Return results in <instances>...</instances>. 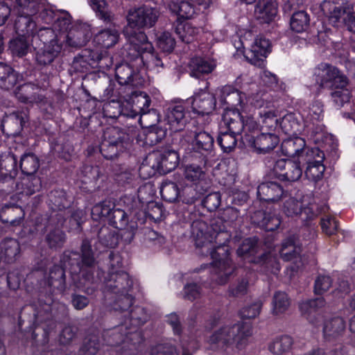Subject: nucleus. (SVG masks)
Segmentation results:
<instances>
[{
  "mask_svg": "<svg viewBox=\"0 0 355 355\" xmlns=\"http://www.w3.org/2000/svg\"><path fill=\"white\" fill-rule=\"evenodd\" d=\"M29 46V37L19 36L10 41V49L13 54L21 57L28 52Z\"/></svg>",
  "mask_w": 355,
  "mask_h": 355,
  "instance_id": "nucleus-64",
  "label": "nucleus"
},
{
  "mask_svg": "<svg viewBox=\"0 0 355 355\" xmlns=\"http://www.w3.org/2000/svg\"><path fill=\"white\" fill-rule=\"evenodd\" d=\"M268 132H261L257 137L248 135L241 137L243 144H247L254 149L259 154H266L273 150L279 142V137L270 130Z\"/></svg>",
  "mask_w": 355,
  "mask_h": 355,
  "instance_id": "nucleus-14",
  "label": "nucleus"
},
{
  "mask_svg": "<svg viewBox=\"0 0 355 355\" xmlns=\"http://www.w3.org/2000/svg\"><path fill=\"white\" fill-rule=\"evenodd\" d=\"M252 220L266 231H275L281 224L280 217L274 212L257 211L252 216Z\"/></svg>",
  "mask_w": 355,
  "mask_h": 355,
  "instance_id": "nucleus-31",
  "label": "nucleus"
},
{
  "mask_svg": "<svg viewBox=\"0 0 355 355\" xmlns=\"http://www.w3.org/2000/svg\"><path fill=\"white\" fill-rule=\"evenodd\" d=\"M291 299L285 292L277 291L274 293L271 302V313L275 316L284 315L289 309Z\"/></svg>",
  "mask_w": 355,
  "mask_h": 355,
  "instance_id": "nucleus-47",
  "label": "nucleus"
},
{
  "mask_svg": "<svg viewBox=\"0 0 355 355\" xmlns=\"http://www.w3.org/2000/svg\"><path fill=\"white\" fill-rule=\"evenodd\" d=\"M345 329V322L342 318L335 317L327 320L323 325V335L331 340L340 336Z\"/></svg>",
  "mask_w": 355,
  "mask_h": 355,
  "instance_id": "nucleus-46",
  "label": "nucleus"
},
{
  "mask_svg": "<svg viewBox=\"0 0 355 355\" xmlns=\"http://www.w3.org/2000/svg\"><path fill=\"white\" fill-rule=\"evenodd\" d=\"M314 76L318 84L322 87L347 86L348 79L337 67L332 64L322 62L314 70Z\"/></svg>",
  "mask_w": 355,
  "mask_h": 355,
  "instance_id": "nucleus-10",
  "label": "nucleus"
},
{
  "mask_svg": "<svg viewBox=\"0 0 355 355\" xmlns=\"http://www.w3.org/2000/svg\"><path fill=\"white\" fill-rule=\"evenodd\" d=\"M159 16V11L148 6L130 8L128 11L126 19L128 24L124 29L137 31L134 28H150L155 26Z\"/></svg>",
  "mask_w": 355,
  "mask_h": 355,
  "instance_id": "nucleus-9",
  "label": "nucleus"
},
{
  "mask_svg": "<svg viewBox=\"0 0 355 355\" xmlns=\"http://www.w3.org/2000/svg\"><path fill=\"white\" fill-rule=\"evenodd\" d=\"M184 178L189 182L197 184L202 183L205 178V172L203 168L196 164L187 165L184 170Z\"/></svg>",
  "mask_w": 355,
  "mask_h": 355,
  "instance_id": "nucleus-56",
  "label": "nucleus"
},
{
  "mask_svg": "<svg viewBox=\"0 0 355 355\" xmlns=\"http://www.w3.org/2000/svg\"><path fill=\"white\" fill-rule=\"evenodd\" d=\"M214 139L211 134L206 131L195 132L191 146L193 151L206 155L210 153L214 147Z\"/></svg>",
  "mask_w": 355,
  "mask_h": 355,
  "instance_id": "nucleus-38",
  "label": "nucleus"
},
{
  "mask_svg": "<svg viewBox=\"0 0 355 355\" xmlns=\"http://www.w3.org/2000/svg\"><path fill=\"white\" fill-rule=\"evenodd\" d=\"M24 217V210L19 206L6 205L0 211L1 220L12 226L19 225Z\"/></svg>",
  "mask_w": 355,
  "mask_h": 355,
  "instance_id": "nucleus-42",
  "label": "nucleus"
},
{
  "mask_svg": "<svg viewBox=\"0 0 355 355\" xmlns=\"http://www.w3.org/2000/svg\"><path fill=\"white\" fill-rule=\"evenodd\" d=\"M27 120L28 116L24 112H14L6 114L1 121L2 131L12 135H19Z\"/></svg>",
  "mask_w": 355,
  "mask_h": 355,
  "instance_id": "nucleus-23",
  "label": "nucleus"
},
{
  "mask_svg": "<svg viewBox=\"0 0 355 355\" xmlns=\"http://www.w3.org/2000/svg\"><path fill=\"white\" fill-rule=\"evenodd\" d=\"M123 34L127 40L123 46L124 58L129 61L138 60L139 63H142L143 55L153 49L146 35L143 31H129L128 29H124Z\"/></svg>",
  "mask_w": 355,
  "mask_h": 355,
  "instance_id": "nucleus-7",
  "label": "nucleus"
},
{
  "mask_svg": "<svg viewBox=\"0 0 355 355\" xmlns=\"http://www.w3.org/2000/svg\"><path fill=\"white\" fill-rule=\"evenodd\" d=\"M198 185L189 186L185 187L182 193H180V199L186 204L191 205L194 203L198 199H199L205 191L204 189L200 190L197 189Z\"/></svg>",
  "mask_w": 355,
  "mask_h": 355,
  "instance_id": "nucleus-62",
  "label": "nucleus"
},
{
  "mask_svg": "<svg viewBox=\"0 0 355 355\" xmlns=\"http://www.w3.org/2000/svg\"><path fill=\"white\" fill-rule=\"evenodd\" d=\"M157 162V165L153 167L164 173H169L175 168L178 164V155L174 150H167L163 153H153L150 155Z\"/></svg>",
  "mask_w": 355,
  "mask_h": 355,
  "instance_id": "nucleus-25",
  "label": "nucleus"
},
{
  "mask_svg": "<svg viewBox=\"0 0 355 355\" xmlns=\"http://www.w3.org/2000/svg\"><path fill=\"white\" fill-rule=\"evenodd\" d=\"M252 334V327L250 323L225 325L215 331L210 336L209 342L211 345H216L217 347L229 348L235 345L236 348L241 349Z\"/></svg>",
  "mask_w": 355,
  "mask_h": 355,
  "instance_id": "nucleus-6",
  "label": "nucleus"
},
{
  "mask_svg": "<svg viewBox=\"0 0 355 355\" xmlns=\"http://www.w3.org/2000/svg\"><path fill=\"white\" fill-rule=\"evenodd\" d=\"M254 12L257 19L261 23H270L277 14V3L274 0H260Z\"/></svg>",
  "mask_w": 355,
  "mask_h": 355,
  "instance_id": "nucleus-33",
  "label": "nucleus"
},
{
  "mask_svg": "<svg viewBox=\"0 0 355 355\" xmlns=\"http://www.w3.org/2000/svg\"><path fill=\"white\" fill-rule=\"evenodd\" d=\"M81 254L76 252H65L63 255V262L72 276L78 275L90 282L93 279L94 268L96 261L92 249L91 241L86 239L83 241Z\"/></svg>",
  "mask_w": 355,
  "mask_h": 355,
  "instance_id": "nucleus-4",
  "label": "nucleus"
},
{
  "mask_svg": "<svg viewBox=\"0 0 355 355\" xmlns=\"http://www.w3.org/2000/svg\"><path fill=\"white\" fill-rule=\"evenodd\" d=\"M216 103L214 94L201 90L192 97L191 107L193 112L198 114H209L215 109Z\"/></svg>",
  "mask_w": 355,
  "mask_h": 355,
  "instance_id": "nucleus-19",
  "label": "nucleus"
},
{
  "mask_svg": "<svg viewBox=\"0 0 355 355\" xmlns=\"http://www.w3.org/2000/svg\"><path fill=\"white\" fill-rule=\"evenodd\" d=\"M31 37L32 42L38 40H40L44 45L51 44V43H61L62 44L60 36H58L53 29L52 26L51 27L40 28L37 31H35Z\"/></svg>",
  "mask_w": 355,
  "mask_h": 355,
  "instance_id": "nucleus-52",
  "label": "nucleus"
},
{
  "mask_svg": "<svg viewBox=\"0 0 355 355\" xmlns=\"http://www.w3.org/2000/svg\"><path fill=\"white\" fill-rule=\"evenodd\" d=\"M115 76L121 85L137 87L143 83L139 74L135 73L132 67L126 62L121 63L116 67Z\"/></svg>",
  "mask_w": 355,
  "mask_h": 355,
  "instance_id": "nucleus-29",
  "label": "nucleus"
},
{
  "mask_svg": "<svg viewBox=\"0 0 355 355\" xmlns=\"http://www.w3.org/2000/svg\"><path fill=\"white\" fill-rule=\"evenodd\" d=\"M83 57L93 67H97L102 70L108 69L112 64V60L106 53L97 50L85 49Z\"/></svg>",
  "mask_w": 355,
  "mask_h": 355,
  "instance_id": "nucleus-36",
  "label": "nucleus"
},
{
  "mask_svg": "<svg viewBox=\"0 0 355 355\" xmlns=\"http://www.w3.org/2000/svg\"><path fill=\"white\" fill-rule=\"evenodd\" d=\"M133 280L125 271L108 272L105 278L103 292L113 295L112 307L125 312L133 303Z\"/></svg>",
  "mask_w": 355,
  "mask_h": 355,
  "instance_id": "nucleus-2",
  "label": "nucleus"
},
{
  "mask_svg": "<svg viewBox=\"0 0 355 355\" xmlns=\"http://www.w3.org/2000/svg\"><path fill=\"white\" fill-rule=\"evenodd\" d=\"M320 7L323 13L328 17L329 23L334 26H338L343 22L345 9L339 0H324Z\"/></svg>",
  "mask_w": 355,
  "mask_h": 355,
  "instance_id": "nucleus-28",
  "label": "nucleus"
},
{
  "mask_svg": "<svg viewBox=\"0 0 355 355\" xmlns=\"http://www.w3.org/2000/svg\"><path fill=\"white\" fill-rule=\"evenodd\" d=\"M40 91V87L37 85L28 83L18 86L14 91V94L22 103H38L44 101V96L39 93Z\"/></svg>",
  "mask_w": 355,
  "mask_h": 355,
  "instance_id": "nucleus-21",
  "label": "nucleus"
},
{
  "mask_svg": "<svg viewBox=\"0 0 355 355\" xmlns=\"http://www.w3.org/2000/svg\"><path fill=\"white\" fill-rule=\"evenodd\" d=\"M309 20V16L305 11L295 12L291 19V28L297 33H302L308 28Z\"/></svg>",
  "mask_w": 355,
  "mask_h": 355,
  "instance_id": "nucleus-58",
  "label": "nucleus"
},
{
  "mask_svg": "<svg viewBox=\"0 0 355 355\" xmlns=\"http://www.w3.org/2000/svg\"><path fill=\"white\" fill-rule=\"evenodd\" d=\"M66 240L65 234L60 229L50 230L46 235L45 241L50 248L58 249L63 246Z\"/></svg>",
  "mask_w": 355,
  "mask_h": 355,
  "instance_id": "nucleus-61",
  "label": "nucleus"
},
{
  "mask_svg": "<svg viewBox=\"0 0 355 355\" xmlns=\"http://www.w3.org/2000/svg\"><path fill=\"white\" fill-rule=\"evenodd\" d=\"M114 207V204L111 200H104L97 203L92 209V217L94 220H98L105 217L109 218Z\"/></svg>",
  "mask_w": 355,
  "mask_h": 355,
  "instance_id": "nucleus-60",
  "label": "nucleus"
},
{
  "mask_svg": "<svg viewBox=\"0 0 355 355\" xmlns=\"http://www.w3.org/2000/svg\"><path fill=\"white\" fill-rule=\"evenodd\" d=\"M151 101L148 95L145 92H135L128 100L117 103L119 107V114L129 118L142 114L149 110Z\"/></svg>",
  "mask_w": 355,
  "mask_h": 355,
  "instance_id": "nucleus-12",
  "label": "nucleus"
},
{
  "mask_svg": "<svg viewBox=\"0 0 355 355\" xmlns=\"http://www.w3.org/2000/svg\"><path fill=\"white\" fill-rule=\"evenodd\" d=\"M159 121V114L155 109H149L139 114V123L143 128H151Z\"/></svg>",
  "mask_w": 355,
  "mask_h": 355,
  "instance_id": "nucleus-63",
  "label": "nucleus"
},
{
  "mask_svg": "<svg viewBox=\"0 0 355 355\" xmlns=\"http://www.w3.org/2000/svg\"><path fill=\"white\" fill-rule=\"evenodd\" d=\"M89 37L87 29L81 24H75L63 37L62 41V43L66 42L69 46L79 48L86 44Z\"/></svg>",
  "mask_w": 355,
  "mask_h": 355,
  "instance_id": "nucleus-26",
  "label": "nucleus"
},
{
  "mask_svg": "<svg viewBox=\"0 0 355 355\" xmlns=\"http://www.w3.org/2000/svg\"><path fill=\"white\" fill-rule=\"evenodd\" d=\"M251 103L257 110L259 117L257 122L251 115H243V135H252L255 131L259 130V127L266 128L272 131L278 127L277 110L274 103L269 96H259L258 94L253 97Z\"/></svg>",
  "mask_w": 355,
  "mask_h": 355,
  "instance_id": "nucleus-3",
  "label": "nucleus"
},
{
  "mask_svg": "<svg viewBox=\"0 0 355 355\" xmlns=\"http://www.w3.org/2000/svg\"><path fill=\"white\" fill-rule=\"evenodd\" d=\"M286 195L282 185L275 182H262L257 187V196L262 201L275 202Z\"/></svg>",
  "mask_w": 355,
  "mask_h": 355,
  "instance_id": "nucleus-20",
  "label": "nucleus"
},
{
  "mask_svg": "<svg viewBox=\"0 0 355 355\" xmlns=\"http://www.w3.org/2000/svg\"><path fill=\"white\" fill-rule=\"evenodd\" d=\"M217 143L224 153L231 152L237 143L236 135L232 134L223 128H219Z\"/></svg>",
  "mask_w": 355,
  "mask_h": 355,
  "instance_id": "nucleus-55",
  "label": "nucleus"
},
{
  "mask_svg": "<svg viewBox=\"0 0 355 355\" xmlns=\"http://www.w3.org/2000/svg\"><path fill=\"white\" fill-rule=\"evenodd\" d=\"M17 18L15 20V28L19 36L31 37L35 31V23L32 19L33 15L17 13Z\"/></svg>",
  "mask_w": 355,
  "mask_h": 355,
  "instance_id": "nucleus-43",
  "label": "nucleus"
},
{
  "mask_svg": "<svg viewBox=\"0 0 355 355\" xmlns=\"http://www.w3.org/2000/svg\"><path fill=\"white\" fill-rule=\"evenodd\" d=\"M188 118V112L182 103L171 104L165 110L164 121L168 125L169 129L173 132L182 130Z\"/></svg>",
  "mask_w": 355,
  "mask_h": 355,
  "instance_id": "nucleus-17",
  "label": "nucleus"
},
{
  "mask_svg": "<svg viewBox=\"0 0 355 355\" xmlns=\"http://www.w3.org/2000/svg\"><path fill=\"white\" fill-rule=\"evenodd\" d=\"M88 3L99 19L105 24L113 23L114 15L111 12L105 0H88Z\"/></svg>",
  "mask_w": 355,
  "mask_h": 355,
  "instance_id": "nucleus-48",
  "label": "nucleus"
},
{
  "mask_svg": "<svg viewBox=\"0 0 355 355\" xmlns=\"http://www.w3.org/2000/svg\"><path fill=\"white\" fill-rule=\"evenodd\" d=\"M137 135V128L131 125L126 129L109 127L103 132V139L100 145L103 156L107 159L116 157L120 152L128 148Z\"/></svg>",
  "mask_w": 355,
  "mask_h": 355,
  "instance_id": "nucleus-5",
  "label": "nucleus"
},
{
  "mask_svg": "<svg viewBox=\"0 0 355 355\" xmlns=\"http://www.w3.org/2000/svg\"><path fill=\"white\" fill-rule=\"evenodd\" d=\"M324 305V299L323 297H317L314 300L302 302L299 305V308L302 314L306 316L310 322L317 325L318 320L322 318V315L318 311Z\"/></svg>",
  "mask_w": 355,
  "mask_h": 355,
  "instance_id": "nucleus-30",
  "label": "nucleus"
},
{
  "mask_svg": "<svg viewBox=\"0 0 355 355\" xmlns=\"http://www.w3.org/2000/svg\"><path fill=\"white\" fill-rule=\"evenodd\" d=\"M99 244L105 248H114L119 243V235L116 230L107 227L100 229L98 234Z\"/></svg>",
  "mask_w": 355,
  "mask_h": 355,
  "instance_id": "nucleus-54",
  "label": "nucleus"
},
{
  "mask_svg": "<svg viewBox=\"0 0 355 355\" xmlns=\"http://www.w3.org/2000/svg\"><path fill=\"white\" fill-rule=\"evenodd\" d=\"M14 10L16 13H23L26 15H35L46 8L48 6L45 5V0H13Z\"/></svg>",
  "mask_w": 355,
  "mask_h": 355,
  "instance_id": "nucleus-40",
  "label": "nucleus"
},
{
  "mask_svg": "<svg viewBox=\"0 0 355 355\" xmlns=\"http://www.w3.org/2000/svg\"><path fill=\"white\" fill-rule=\"evenodd\" d=\"M328 209V206L324 204L320 207L315 203H309L304 206L302 202L293 197L286 199L281 207L282 212L286 217L293 218L300 216L302 220H312Z\"/></svg>",
  "mask_w": 355,
  "mask_h": 355,
  "instance_id": "nucleus-8",
  "label": "nucleus"
},
{
  "mask_svg": "<svg viewBox=\"0 0 355 355\" xmlns=\"http://www.w3.org/2000/svg\"><path fill=\"white\" fill-rule=\"evenodd\" d=\"M220 101L230 107H236V110H245V94L230 85H225L220 89Z\"/></svg>",
  "mask_w": 355,
  "mask_h": 355,
  "instance_id": "nucleus-22",
  "label": "nucleus"
},
{
  "mask_svg": "<svg viewBox=\"0 0 355 355\" xmlns=\"http://www.w3.org/2000/svg\"><path fill=\"white\" fill-rule=\"evenodd\" d=\"M220 128L241 137L243 132V114L234 110H226L223 114Z\"/></svg>",
  "mask_w": 355,
  "mask_h": 355,
  "instance_id": "nucleus-24",
  "label": "nucleus"
},
{
  "mask_svg": "<svg viewBox=\"0 0 355 355\" xmlns=\"http://www.w3.org/2000/svg\"><path fill=\"white\" fill-rule=\"evenodd\" d=\"M19 74L10 65L0 62V87L9 90L19 82Z\"/></svg>",
  "mask_w": 355,
  "mask_h": 355,
  "instance_id": "nucleus-44",
  "label": "nucleus"
},
{
  "mask_svg": "<svg viewBox=\"0 0 355 355\" xmlns=\"http://www.w3.org/2000/svg\"><path fill=\"white\" fill-rule=\"evenodd\" d=\"M191 236L197 248L202 255H210L212 263L203 265L195 272L210 269L211 280L218 284H225L234 271L232 260L229 257L230 248L226 245L231 234L221 220H213L209 226L201 220H194L191 227Z\"/></svg>",
  "mask_w": 355,
  "mask_h": 355,
  "instance_id": "nucleus-1",
  "label": "nucleus"
},
{
  "mask_svg": "<svg viewBox=\"0 0 355 355\" xmlns=\"http://www.w3.org/2000/svg\"><path fill=\"white\" fill-rule=\"evenodd\" d=\"M109 220L115 228L121 231V239L125 243H130L133 240L138 225L135 220L128 221L125 211L114 207L109 216Z\"/></svg>",
  "mask_w": 355,
  "mask_h": 355,
  "instance_id": "nucleus-13",
  "label": "nucleus"
},
{
  "mask_svg": "<svg viewBox=\"0 0 355 355\" xmlns=\"http://www.w3.org/2000/svg\"><path fill=\"white\" fill-rule=\"evenodd\" d=\"M272 170L275 175L284 181L295 182L302 175L301 164L295 159H278L275 163Z\"/></svg>",
  "mask_w": 355,
  "mask_h": 355,
  "instance_id": "nucleus-15",
  "label": "nucleus"
},
{
  "mask_svg": "<svg viewBox=\"0 0 355 355\" xmlns=\"http://www.w3.org/2000/svg\"><path fill=\"white\" fill-rule=\"evenodd\" d=\"M40 18L44 23L51 24L61 40L75 24L69 12L64 10H54L49 6L40 13Z\"/></svg>",
  "mask_w": 355,
  "mask_h": 355,
  "instance_id": "nucleus-11",
  "label": "nucleus"
},
{
  "mask_svg": "<svg viewBox=\"0 0 355 355\" xmlns=\"http://www.w3.org/2000/svg\"><path fill=\"white\" fill-rule=\"evenodd\" d=\"M48 285L60 292H63L65 289V274L64 269L55 265L50 269L47 279Z\"/></svg>",
  "mask_w": 355,
  "mask_h": 355,
  "instance_id": "nucleus-50",
  "label": "nucleus"
},
{
  "mask_svg": "<svg viewBox=\"0 0 355 355\" xmlns=\"http://www.w3.org/2000/svg\"><path fill=\"white\" fill-rule=\"evenodd\" d=\"M120 40V33L115 27L103 28L94 36L96 45L103 49H110L115 46Z\"/></svg>",
  "mask_w": 355,
  "mask_h": 355,
  "instance_id": "nucleus-32",
  "label": "nucleus"
},
{
  "mask_svg": "<svg viewBox=\"0 0 355 355\" xmlns=\"http://www.w3.org/2000/svg\"><path fill=\"white\" fill-rule=\"evenodd\" d=\"M160 193L163 200L169 202H175L180 196L178 185L170 181H165L162 183Z\"/></svg>",
  "mask_w": 355,
  "mask_h": 355,
  "instance_id": "nucleus-59",
  "label": "nucleus"
},
{
  "mask_svg": "<svg viewBox=\"0 0 355 355\" xmlns=\"http://www.w3.org/2000/svg\"><path fill=\"white\" fill-rule=\"evenodd\" d=\"M306 141L301 137L291 138L282 144L283 153L293 159L298 160L306 148Z\"/></svg>",
  "mask_w": 355,
  "mask_h": 355,
  "instance_id": "nucleus-39",
  "label": "nucleus"
},
{
  "mask_svg": "<svg viewBox=\"0 0 355 355\" xmlns=\"http://www.w3.org/2000/svg\"><path fill=\"white\" fill-rule=\"evenodd\" d=\"M270 51V41L266 38L258 37L255 39L250 49L243 51V55L252 64L263 68L266 66V58Z\"/></svg>",
  "mask_w": 355,
  "mask_h": 355,
  "instance_id": "nucleus-16",
  "label": "nucleus"
},
{
  "mask_svg": "<svg viewBox=\"0 0 355 355\" xmlns=\"http://www.w3.org/2000/svg\"><path fill=\"white\" fill-rule=\"evenodd\" d=\"M20 253L19 242L14 239L8 238L0 243V259L4 262H14Z\"/></svg>",
  "mask_w": 355,
  "mask_h": 355,
  "instance_id": "nucleus-37",
  "label": "nucleus"
},
{
  "mask_svg": "<svg viewBox=\"0 0 355 355\" xmlns=\"http://www.w3.org/2000/svg\"><path fill=\"white\" fill-rule=\"evenodd\" d=\"M301 252V246L297 243L295 235H291L284 240L279 251L282 259L286 261L294 260Z\"/></svg>",
  "mask_w": 355,
  "mask_h": 355,
  "instance_id": "nucleus-45",
  "label": "nucleus"
},
{
  "mask_svg": "<svg viewBox=\"0 0 355 355\" xmlns=\"http://www.w3.org/2000/svg\"><path fill=\"white\" fill-rule=\"evenodd\" d=\"M293 345V339L288 335L276 336L268 345V349L274 354L281 355L289 352Z\"/></svg>",
  "mask_w": 355,
  "mask_h": 355,
  "instance_id": "nucleus-49",
  "label": "nucleus"
},
{
  "mask_svg": "<svg viewBox=\"0 0 355 355\" xmlns=\"http://www.w3.org/2000/svg\"><path fill=\"white\" fill-rule=\"evenodd\" d=\"M324 159V153L318 148H309L306 146L305 149L301 154L298 161L302 164H315L323 162Z\"/></svg>",
  "mask_w": 355,
  "mask_h": 355,
  "instance_id": "nucleus-53",
  "label": "nucleus"
},
{
  "mask_svg": "<svg viewBox=\"0 0 355 355\" xmlns=\"http://www.w3.org/2000/svg\"><path fill=\"white\" fill-rule=\"evenodd\" d=\"M170 10L182 18L189 19L196 12L194 5L191 0L171 1L168 4Z\"/></svg>",
  "mask_w": 355,
  "mask_h": 355,
  "instance_id": "nucleus-51",
  "label": "nucleus"
},
{
  "mask_svg": "<svg viewBox=\"0 0 355 355\" xmlns=\"http://www.w3.org/2000/svg\"><path fill=\"white\" fill-rule=\"evenodd\" d=\"M216 67V64L214 60L200 57L192 58L189 64L190 75L196 78L211 73Z\"/></svg>",
  "mask_w": 355,
  "mask_h": 355,
  "instance_id": "nucleus-34",
  "label": "nucleus"
},
{
  "mask_svg": "<svg viewBox=\"0 0 355 355\" xmlns=\"http://www.w3.org/2000/svg\"><path fill=\"white\" fill-rule=\"evenodd\" d=\"M17 174V159L13 155H8L3 159H0V189L12 182Z\"/></svg>",
  "mask_w": 355,
  "mask_h": 355,
  "instance_id": "nucleus-27",
  "label": "nucleus"
},
{
  "mask_svg": "<svg viewBox=\"0 0 355 355\" xmlns=\"http://www.w3.org/2000/svg\"><path fill=\"white\" fill-rule=\"evenodd\" d=\"M174 31L182 42L189 44L198 38L201 28L189 21H177L174 25Z\"/></svg>",
  "mask_w": 355,
  "mask_h": 355,
  "instance_id": "nucleus-35",
  "label": "nucleus"
},
{
  "mask_svg": "<svg viewBox=\"0 0 355 355\" xmlns=\"http://www.w3.org/2000/svg\"><path fill=\"white\" fill-rule=\"evenodd\" d=\"M20 168L26 176L33 175L39 168V159L32 153L25 154L21 158Z\"/></svg>",
  "mask_w": 355,
  "mask_h": 355,
  "instance_id": "nucleus-57",
  "label": "nucleus"
},
{
  "mask_svg": "<svg viewBox=\"0 0 355 355\" xmlns=\"http://www.w3.org/2000/svg\"><path fill=\"white\" fill-rule=\"evenodd\" d=\"M62 49L61 43L46 44L37 51L36 60L40 65L50 64L58 56Z\"/></svg>",
  "mask_w": 355,
  "mask_h": 355,
  "instance_id": "nucleus-41",
  "label": "nucleus"
},
{
  "mask_svg": "<svg viewBox=\"0 0 355 355\" xmlns=\"http://www.w3.org/2000/svg\"><path fill=\"white\" fill-rule=\"evenodd\" d=\"M42 187L40 179L35 175L25 176L21 179L20 182H10L6 187H3L2 190L6 193H11L16 191L19 194H24L31 196L37 191H39Z\"/></svg>",
  "mask_w": 355,
  "mask_h": 355,
  "instance_id": "nucleus-18",
  "label": "nucleus"
}]
</instances>
